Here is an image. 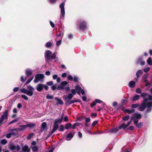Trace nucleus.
Instances as JSON below:
<instances>
[{
    "label": "nucleus",
    "mask_w": 152,
    "mask_h": 152,
    "mask_svg": "<svg viewBox=\"0 0 152 152\" xmlns=\"http://www.w3.org/2000/svg\"><path fill=\"white\" fill-rule=\"evenodd\" d=\"M141 96L144 99L142 103L138 108V110L140 111H142L146 108L148 102L149 101H151L152 102V96L145 93H142Z\"/></svg>",
    "instance_id": "1"
},
{
    "label": "nucleus",
    "mask_w": 152,
    "mask_h": 152,
    "mask_svg": "<svg viewBox=\"0 0 152 152\" xmlns=\"http://www.w3.org/2000/svg\"><path fill=\"white\" fill-rule=\"evenodd\" d=\"M45 57L46 61L47 62L50 61L51 59H55V62L58 61V58L56 57V54L55 53H52L51 52L50 50H47L45 51Z\"/></svg>",
    "instance_id": "2"
},
{
    "label": "nucleus",
    "mask_w": 152,
    "mask_h": 152,
    "mask_svg": "<svg viewBox=\"0 0 152 152\" xmlns=\"http://www.w3.org/2000/svg\"><path fill=\"white\" fill-rule=\"evenodd\" d=\"M27 89L23 88L20 89V91L22 93L26 94L29 96H32L34 94V88L30 85H28L27 86Z\"/></svg>",
    "instance_id": "3"
},
{
    "label": "nucleus",
    "mask_w": 152,
    "mask_h": 152,
    "mask_svg": "<svg viewBox=\"0 0 152 152\" xmlns=\"http://www.w3.org/2000/svg\"><path fill=\"white\" fill-rule=\"evenodd\" d=\"M73 96V95H72V94L70 93L68 94V96L64 95L63 96V98L66 102V104L69 105L77 102L76 100H70L72 98Z\"/></svg>",
    "instance_id": "4"
},
{
    "label": "nucleus",
    "mask_w": 152,
    "mask_h": 152,
    "mask_svg": "<svg viewBox=\"0 0 152 152\" xmlns=\"http://www.w3.org/2000/svg\"><path fill=\"white\" fill-rule=\"evenodd\" d=\"M68 83L66 81H64L61 83L57 87V90H59L64 89L65 91H67L70 89L69 87L68 86L66 87V86L67 84Z\"/></svg>",
    "instance_id": "5"
},
{
    "label": "nucleus",
    "mask_w": 152,
    "mask_h": 152,
    "mask_svg": "<svg viewBox=\"0 0 152 152\" xmlns=\"http://www.w3.org/2000/svg\"><path fill=\"white\" fill-rule=\"evenodd\" d=\"M141 118V115L138 113H134L131 116V120L134 121V123H138L139 120H140Z\"/></svg>",
    "instance_id": "6"
},
{
    "label": "nucleus",
    "mask_w": 152,
    "mask_h": 152,
    "mask_svg": "<svg viewBox=\"0 0 152 152\" xmlns=\"http://www.w3.org/2000/svg\"><path fill=\"white\" fill-rule=\"evenodd\" d=\"M8 112L6 110L4 111L3 114L1 115L0 118V125H1L3 123L5 122L8 118Z\"/></svg>",
    "instance_id": "7"
},
{
    "label": "nucleus",
    "mask_w": 152,
    "mask_h": 152,
    "mask_svg": "<svg viewBox=\"0 0 152 152\" xmlns=\"http://www.w3.org/2000/svg\"><path fill=\"white\" fill-rule=\"evenodd\" d=\"M44 78V75L43 74H37L34 80V83H36L39 81L42 82Z\"/></svg>",
    "instance_id": "8"
},
{
    "label": "nucleus",
    "mask_w": 152,
    "mask_h": 152,
    "mask_svg": "<svg viewBox=\"0 0 152 152\" xmlns=\"http://www.w3.org/2000/svg\"><path fill=\"white\" fill-rule=\"evenodd\" d=\"M43 88H44L46 90H48V87L47 86L42 83H39L36 86L37 90L39 92L41 91Z\"/></svg>",
    "instance_id": "9"
},
{
    "label": "nucleus",
    "mask_w": 152,
    "mask_h": 152,
    "mask_svg": "<svg viewBox=\"0 0 152 152\" xmlns=\"http://www.w3.org/2000/svg\"><path fill=\"white\" fill-rule=\"evenodd\" d=\"M64 3H62L60 5V8L61 9V18H64L65 14V10L64 8Z\"/></svg>",
    "instance_id": "10"
},
{
    "label": "nucleus",
    "mask_w": 152,
    "mask_h": 152,
    "mask_svg": "<svg viewBox=\"0 0 152 152\" xmlns=\"http://www.w3.org/2000/svg\"><path fill=\"white\" fill-rule=\"evenodd\" d=\"M75 88L77 93L79 95H80L81 93L82 95L85 94V92L84 90L82 89L81 88L78 86H76Z\"/></svg>",
    "instance_id": "11"
},
{
    "label": "nucleus",
    "mask_w": 152,
    "mask_h": 152,
    "mask_svg": "<svg viewBox=\"0 0 152 152\" xmlns=\"http://www.w3.org/2000/svg\"><path fill=\"white\" fill-rule=\"evenodd\" d=\"M9 148L11 150H14L16 149L17 151L19 150L20 149V148L19 145H18L15 146L12 144H11L10 145Z\"/></svg>",
    "instance_id": "12"
},
{
    "label": "nucleus",
    "mask_w": 152,
    "mask_h": 152,
    "mask_svg": "<svg viewBox=\"0 0 152 152\" xmlns=\"http://www.w3.org/2000/svg\"><path fill=\"white\" fill-rule=\"evenodd\" d=\"M132 123V121H130L128 122L127 124H125V123H123L119 126V129H121L123 128L124 129H125L130 125Z\"/></svg>",
    "instance_id": "13"
},
{
    "label": "nucleus",
    "mask_w": 152,
    "mask_h": 152,
    "mask_svg": "<svg viewBox=\"0 0 152 152\" xmlns=\"http://www.w3.org/2000/svg\"><path fill=\"white\" fill-rule=\"evenodd\" d=\"M151 101H149L148 102L147 104V107L148 108L146 110V113H148L150 112L152 110V103Z\"/></svg>",
    "instance_id": "14"
},
{
    "label": "nucleus",
    "mask_w": 152,
    "mask_h": 152,
    "mask_svg": "<svg viewBox=\"0 0 152 152\" xmlns=\"http://www.w3.org/2000/svg\"><path fill=\"white\" fill-rule=\"evenodd\" d=\"M75 135V133H69L66 136V140L67 141H69L71 140L73 137Z\"/></svg>",
    "instance_id": "15"
},
{
    "label": "nucleus",
    "mask_w": 152,
    "mask_h": 152,
    "mask_svg": "<svg viewBox=\"0 0 152 152\" xmlns=\"http://www.w3.org/2000/svg\"><path fill=\"white\" fill-rule=\"evenodd\" d=\"M79 27L82 30L85 29L86 27V23L83 21H81L80 22Z\"/></svg>",
    "instance_id": "16"
},
{
    "label": "nucleus",
    "mask_w": 152,
    "mask_h": 152,
    "mask_svg": "<svg viewBox=\"0 0 152 152\" xmlns=\"http://www.w3.org/2000/svg\"><path fill=\"white\" fill-rule=\"evenodd\" d=\"M18 129H14L10 130V133L12 135L15 136L17 135L18 133Z\"/></svg>",
    "instance_id": "17"
},
{
    "label": "nucleus",
    "mask_w": 152,
    "mask_h": 152,
    "mask_svg": "<svg viewBox=\"0 0 152 152\" xmlns=\"http://www.w3.org/2000/svg\"><path fill=\"white\" fill-rule=\"evenodd\" d=\"M26 74L27 76L31 75L33 72V70L30 69H27L25 71Z\"/></svg>",
    "instance_id": "18"
},
{
    "label": "nucleus",
    "mask_w": 152,
    "mask_h": 152,
    "mask_svg": "<svg viewBox=\"0 0 152 152\" xmlns=\"http://www.w3.org/2000/svg\"><path fill=\"white\" fill-rule=\"evenodd\" d=\"M58 128V125L54 123L52 130L51 132V135H52Z\"/></svg>",
    "instance_id": "19"
},
{
    "label": "nucleus",
    "mask_w": 152,
    "mask_h": 152,
    "mask_svg": "<svg viewBox=\"0 0 152 152\" xmlns=\"http://www.w3.org/2000/svg\"><path fill=\"white\" fill-rule=\"evenodd\" d=\"M55 99L57 102V103H56L58 105V104H63L64 103L63 101L59 98H58L57 97H55Z\"/></svg>",
    "instance_id": "20"
},
{
    "label": "nucleus",
    "mask_w": 152,
    "mask_h": 152,
    "mask_svg": "<svg viewBox=\"0 0 152 152\" xmlns=\"http://www.w3.org/2000/svg\"><path fill=\"white\" fill-rule=\"evenodd\" d=\"M135 85V82L133 81H130L129 83V87L131 88H133L134 87Z\"/></svg>",
    "instance_id": "21"
},
{
    "label": "nucleus",
    "mask_w": 152,
    "mask_h": 152,
    "mask_svg": "<svg viewBox=\"0 0 152 152\" xmlns=\"http://www.w3.org/2000/svg\"><path fill=\"white\" fill-rule=\"evenodd\" d=\"M124 111L125 113H127L129 114H130L132 113H134V109H132L131 110H130L128 109H125L124 110Z\"/></svg>",
    "instance_id": "22"
},
{
    "label": "nucleus",
    "mask_w": 152,
    "mask_h": 152,
    "mask_svg": "<svg viewBox=\"0 0 152 152\" xmlns=\"http://www.w3.org/2000/svg\"><path fill=\"white\" fill-rule=\"evenodd\" d=\"M46 129V123L44 122L42 123L41 127V131H43L44 130Z\"/></svg>",
    "instance_id": "23"
},
{
    "label": "nucleus",
    "mask_w": 152,
    "mask_h": 152,
    "mask_svg": "<svg viewBox=\"0 0 152 152\" xmlns=\"http://www.w3.org/2000/svg\"><path fill=\"white\" fill-rule=\"evenodd\" d=\"M22 150L24 152H29V149L27 145H25L22 148Z\"/></svg>",
    "instance_id": "24"
},
{
    "label": "nucleus",
    "mask_w": 152,
    "mask_h": 152,
    "mask_svg": "<svg viewBox=\"0 0 152 152\" xmlns=\"http://www.w3.org/2000/svg\"><path fill=\"white\" fill-rule=\"evenodd\" d=\"M63 118V115H62L61 118L56 119L54 123L55 124H57L58 123H61L62 120Z\"/></svg>",
    "instance_id": "25"
},
{
    "label": "nucleus",
    "mask_w": 152,
    "mask_h": 152,
    "mask_svg": "<svg viewBox=\"0 0 152 152\" xmlns=\"http://www.w3.org/2000/svg\"><path fill=\"white\" fill-rule=\"evenodd\" d=\"M134 124L136 127L139 128H141L142 127L143 125L142 123L141 122L139 123H136Z\"/></svg>",
    "instance_id": "26"
},
{
    "label": "nucleus",
    "mask_w": 152,
    "mask_h": 152,
    "mask_svg": "<svg viewBox=\"0 0 152 152\" xmlns=\"http://www.w3.org/2000/svg\"><path fill=\"white\" fill-rule=\"evenodd\" d=\"M35 125V124L32 123H29L26 124V126H24L28 127L30 128H32Z\"/></svg>",
    "instance_id": "27"
},
{
    "label": "nucleus",
    "mask_w": 152,
    "mask_h": 152,
    "mask_svg": "<svg viewBox=\"0 0 152 152\" xmlns=\"http://www.w3.org/2000/svg\"><path fill=\"white\" fill-rule=\"evenodd\" d=\"M7 141L5 139H3L1 140L0 142V144L1 145H4L7 143Z\"/></svg>",
    "instance_id": "28"
},
{
    "label": "nucleus",
    "mask_w": 152,
    "mask_h": 152,
    "mask_svg": "<svg viewBox=\"0 0 152 152\" xmlns=\"http://www.w3.org/2000/svg\"><path fill=\"white\" fill-rule=\"evenodd\" d=\"M26 126V125H21L20 126V127H21V128L18 129V130L22 131L23 130H24L26 129V128L27 127H26V126L25 127V126Z\"/></svg>",
    "instance_id": "29"
},
{
    "label": "nucleus",
    "mask_w": 152,
    "mask_h": 152,
    "mask_svg": "<svg viewBox=\"0 0 152 152\" xmlns=\"http://www.w3.org/2000/svg\"><path fill=\"white\" fill-rule=\"evenodd\" d=\"M142 70H138V71L137 72L136 74V76L137 78H138L139 77V75L140 74H142Z\"/></svg>",
    "instance_id": "30"
},
{
    "label": "nucleus",
    "mask_w": 152,
    "mask_h": 152,
    "mask_svg": "<svg viewBox=\"0 0 152 152\" xmlns=\"http://www.w3.org/2000/svg\"><path fill=\"white\" fill-rule=\"evenodd\" d=\"M140 96L138 95H136L133 99V101H135L139 99Z\"/></svg>",
    "instance_id": "31"
},
{
    "label": "nucleus",
    "mask_w": 152,
    "mask_h": 152,
    "mask_svg": "<svg viewBox=\"0 0 152 152\" xmlns=\"http://www.w3.org/2000/svg\"><path fill=\"white\" fill-rule=\"evenodd\" d=\"M147 62L148 64L150 65H152V60H151V58L149 57L148 59Z\"/></svg>",
    "instance_id": "32"
},
{
    "label": "nucleus",
    "mask_w": 152,
    "mask_h": 152,
    "mask_svg": "<svg viewBox=\"0 0 152 152\" xmlns=\"http://www.w3.org/2000/svg\"><path fill=\"white\" fill-rule=\"evenodd\" d=\"M71 124L70 123H67L65 125V128L66 129H68L70 128H71Z\"/></svg>",
    "instance_id": "33"
},
{
    "label": "nucleus",
    "mask_w": 152,
    "mask_h": 152,
    "mask_svg": "<svg viewBox=\"0 0 152 152\" xmlns=\"http://www.w3.org/2000/svg\"><path fill=\"white\" fill-rule=\"evenodd\" d=\"M129 118L130 116L129 115H126L124 117H123L122 118V119L124 121H127L128 119H129Z\"/></svg>",
    "instance_id": "34"
},
{
    "label": "nucleus",
    "mask_w": 152,
    "mask_h": 152,
    "mask_svg": "<svg viewBox=\"0 0 152 152\" xmlns=\"http://www.w3.org/2000/svg\"><path fill=\"white\" fill-rule=\"evenodd\" d=\"M57 85L56 84H54L53 85L51 86V88L53 90V91H54V90H55L56 89H57Z\"/></svg>",
    "instance_id": "35"
},
{
    "label": "nucleus",
    "mask_w": 152,
    "mask_h": 152,
    "mask_svg": "<svg viewBox=\"0 0 152 152\" xmlns=\"http://www.w3.org/2000/svg\"><path fill=\"white\" fill-rule=\"evenodd\" d=\"M119 128H115L111 130L110 132L113 133H116L119 130Z\"/></svg>",
    "instance_id": "36"
},
{
    "label": "nucleus",
    "mask_w": 152,
    "mask_h": 152,
    "mask_svg": "<svg viewBox=\"0 0 152 152\" xmlns=\"http://www.w3.org/2000/svg\"><path fill=\"white\" fill-rule=\"evenodd\" d=\"M18 118H16L14 119L13 120H12V121H11L9 123V125L12 123H15L17 122L18 121Z\"/></svg>",
    "instance_id": "37"
},
{
    "label": "nucleus",
    "mask_w": 152,
    "mask_h": 152,
    "mask_svg": "<svg viewBox=\"0 0 152 152\" xmlns=\"http://www.w3.org/2000/svg\"><path fill=\"white\" fill-rule=\"evenodd\" d=\"M52 45V43L50 42H47L46 44V47L47 48L50 47Z\"/></svg>",
    "instance_id": "38"
},
{
    "label": "nucleus",
    "mask_w": 152,
    "mask_h": 152,
    "mask_svg": "<svg viewBox=\"0 0 152 152\" xmlns=\"http://www.w3.org/2000/svg\"><path fill=\"white\" fill-rule=\"evenodd\" d=\"M34 134L33 133H31L29 134L27 137V140H29L31 139V137L34 135Z\"/></svg>",
    "instance_id": "39"
},
{
    "label": "nucleus",
    "mask_w": 152,
    "mask_h": 152,
    "mask_svg": "<svg viewBox=\"0 0 152 152\" xmlns=\"http://www.w3.org/2000/svg\"><path fill=\"white\" fill-rule=\"evenodd\" d=\"M34 78V77H32L28 80L26 83L25 84V85L26 86Z\"/></svg>",
    "instance_id": "40"
},
{
    "label": "nucleus",
    "mask_w": 152,
    "mask_h": 152,
    "mask_svg": "<svg viewBox=\"0 0 152 152\" xmlns=\"http://www.w3.org/2000/svg\"><path fill=\"white\" fill-rule=\"evenodd\" d=\"M139 106V105L138 104H132V105L131 107L132 108H134L137 107Z\"/></svg>",
    "instance_id": "41"
},
{
    "label": "nucleus",
    "mask_w": 152,
    "mask_h": 152,
    "mask_svg": "<svg viewBox=\"0 0 152 152\" xmlns=\"http://www.w3.org/2000/svg\"><path fill=\"white\" fill-rule=\"evenodd\" d=\"M32 149L34 151H37L38 150V148L37 146H34L32 147Z\"/></svg>",
    "instance_id": "42"
},
{
    "label": "nucleus",
    "mask_w": 152,
    "mask_h": 152,
    "mask_svg": "<svg viewBox=\"0 0 152 152\" xmlns=\"http://www.w3.org/2000/svg\"><path fill=\"white\" fill-rule=\"evenodd\" d=\"M46 98L48 99H52L53 98V97L52 95H50L49 94L47 95Z\"/></svg>",
    "instance_id": "43"
},
{
    "label": "nucleus",
    "mask_w": 152,
    "mask_h": 152,
    "mask_svg": "<svg viewBox=\"0 0 152 152\" xmlns=\"http://www.w3.org/2000/svg\"><path fill=\"white\" fill-rule=\"evenodd\" d=\"M21 97L23 99H24L26 100H28V98L26 95H24V94H23V95H21Z\"/></svg>",
    "instance_id": "44"
},
{
    "label": "nucleus",
    "mask_w": 152,
    "mask_h": 152,
    "mask_svg": "<svg viewBox=\"0 0 152 152\" xmlns=\"http://www.w3.org/2000/svg\"><path fill=\"white\" fill-rule=\"evenodd\" d=\"M61 42L62 41L61 40L57 41L56 42V46H59L61 44Z\"/></svg>",
    "instance_id": "45"
},
{
    "label": "nucleus",
    "mask_w": 152,
    "mask_h": 152,
    "mask_svg": "<svg viewBox=\"0 0 152 152\" xmlns=\"http://www.w3.org/2000/svg\"><path fill=\"white\" fill-rule=\"evenodd\" d=\"M128 102V100L126 99H123L122 100V104H124Z\"/></svg>",
    "instance_id": "46"
},
{
    "label": "nucleus",
    "mask_w": 152,
    "mask_h": 152,
    "mask_svg": "<svg viewBox=\"0 0 152 152\" xmlns=\"http://www.w3.org/2000/svg\"><path fill=\"white\" fill-rule=\"evenodd\" d=\"M26 79V77H25L24 78L23 76H22L21 77V81L23 82H24Z\"/></svg>",
    "instance_id": "47"
},
{
    "label": "nucleus",
    "mask_w": 152,
    "mask_h": 152,
    "mask_svg": "<svg viewBox=\"0 0 152 152\" xmlns=\"http://www.w3.org/2000/svg\"><path fill=\"white\" fill-rule=\"evenodd\" d=\"M72 94V95H74L76 94V90L74 89H72L71 90Z\"/></svg>",
    "instance_id": "48"
},
{
    "label": "nucleus",
    "mask_w": 152,
    "mask_h": 152,
    "mask_svg": "<svg viewBox=\"0 0 152 152\" xmlns=\"http://www.w3.org/2000/svg\"><path fill=\"white\" fill-rule=\"evenodd\" d=\"M136 91L137 93L140 94L141 92V90L140 88H137L136 89Z\"/></svg>",
    "instance_id": "49"
},
{
    "label": "nucleus",
    "mask_w": 152,
    "mask_h": 152,
    "mask_svg": "<svg viewBox=\"0 0 152 152\" xmlns=\"http://www.w3.org/2000/svg\"><path fill=\"white\" fill-rule=\"evenodd\" d=\"M46 84L48 86H50L53 85V82L51 81L48 82H47Z\"/></svg>",
    "instance_id": "50"
},
{
    "label": "nucleus",
    "mask_w": 152,
    "mask_h": 152,
    "mask_svg": "<svg viewBox=\"0 0 152 152\" xmlns=\"http://www.w3.org/2000/svg\"><path fill=\"white\" fill-rule=\"evenodd\" d=\"M134 127L133 126H130L127 128V129L128 130H132L134 129Z\"/></svg>",
    "instance_id": "51"
},
{
    "label": "nucleus",
    "mask_w": 152,
    "mask_h": 152,
    "mask_svg": "<svg viewBox=\"0 0 152 152\" xmlns=\"http://www.w3.org/2000/svg\"><path fill=\"white\" fill-rule=\"evenodd\" d=\"M150 68L149 67H147L146 68L144 69V71L145 72H147L150 70Z\"/></svg>",
    "instance_id": "52"
},
{
    "label": "nucleus",
    "mask_w": 152,
    "mask_h": 152,
    "mask_svg": "<svg viewBox=\"0 0 152 152\" xmlns=\"http://www.w3.org/2000/svg\"><path fill=\"white\" fill-rule=\"evenodd\" d=\"M64 128L63 125H61L60 126V129L59 130L60 131H63L64 130Z\"/></svg>",
    "instance_id": "53"
},
{
    "label": "nucleus",
    "mask_w": 152,
    "mask_h": 152,
    "mask_svg": "<svg viewBox=\"0 0 152 152\" xmlns=\"http://www.w3.org/2000/svg\"><path fill=\"white\" fill-rule=\"evenodd\" d=\"M19 88L18 87H15L13 89V91L15 92H17L19 90Z\"/></svg>",
    "instance_id": "54"
},
{
    "label": "nucleus",
    "mask_w": 152,
    "mask_h": 152,
    "mask_svg": "<svg viewBox=\"0 0 152 152\" xmlns=\"http://www.w3.org/2000/svg\"><path fill=\"white\" fill-rule=\"evenodd\" d=\"M11 135H12L11 133L10 132L6 135V137L7 138H9L11 137Z\"/></svg>",
    "instance_id": "55"
},
{
    "label": "nucleus",
    "mask_w": 152,
    "mask_h": 152,
    "mask_svg": "<svg viewBox=\"0 0 152 152\" xmlns=\"http://www.w3.org/2000/svg\"><path fill=\"white\" fill-rule=\"evenodd\" d=\"M98 123L97 121H96L93 122V123L92 124V126H94L95 125L97 124Z\"/></svg>",
    "instance_id": "56"
},
{
    "label": "nucleus",
    "mask_w": 152,
    "mask_h": 152,
    "mask_svg": "<svg viewBox=\"0 0 152 152\" xmlns=\"http://www.w3.org/2000/svg\"><path fill=\"white\" fill-rule=\"evenodd\" d=\"M78 78L76 76H75L74 77V80L75 82H77L78 81Z\"/></svg>",
    "instance_id": "57"
},
{
    "label": "nucleus",
    "mask_w": 152,
    "mask_h": 152,
    "mask_svg": "<svg viewBox=\"0 0 152 152\" xmlns=\"http://www.w3.org/2000/svg\"><path fill=\"white\" fill-rule=\"evenodd\" d=\"M64 121L65 122H67L68 121V117L67 116L64 117Z\"/></svg>",
    "instance_id": "58"
},
{
    "label": "nucleus",
    "mask_w": 152,
    "mask_h": 152,
    "mask_svg": "<svg viewBox=\"0 0 152 152\" xmlns=\"http://www.w3.org/2000/svg\"><path fill=\"white\" fill-rule=\"evenodd\" d=\"M68 79L70 81H72L73 79V77L71 75H69L68 77Z\"/></svg>",
    "instance_id": "59"
},
{
    "label": "nucleus",
    "mask_w": 152,
    "mask_h": 152,
    "mask_svg": "<svg viewBox=\"0 0 152 152\" xmlns=\"http://www.w3.org/2000/svg\"><path fill=\"white\" fill-rule=\"evenodd\" d=\"M140 64L141 65L143 66L144 65H145V62L144 61H140Z\"/></svg>",
    "instance_id": "60"
},
{
    "label": "nucleus",
    "mask_w": 152,
    "mask_h": 152,
    "mask_svg": "<svg viewBox=\"0 0 152 152\" xmlns=\"http://www.w3.org/2000/svg\"><path fill=\"white\" fill-rule=\"evenodd\" d=\"M58 75H53V78L54 80H55L58 78Z\"/></svg>",
    "instance_id": "61"
},
{
    "label": "nucleus",
    "mask_w": 152,
    "mask_h": 152,
    "mask_svg": "<svg viewBox=\"0 0 152 152\" xmlns=\"http://www.w3.org/2000/svg\"><path fill=\"white\" fill-rule=\"evenodd\" d=\"M50 25L51 26V27H52L53 28V27H54V26H55L54 24L51 21H50Z\"/></svg>",
    "instance_id": "62"
},
{
    "label": "nucleus",
    "mask_w": 152,
    "mask_h": 152,
    "mask_svg": "<svg viewBox=\"0 0 152 152\" xmlns=\"http://www.w3.org/2000/svg\"><path fill=\"white\" fill-rule=\"evenodd\" d=\"M96 102L98 103H101L102 101L99 99H96Z\"/></svg>",
    "instance_id": "63"
},
{
    "label": "nucleus",
    "mask_w": 152,
    "mask_h": 152,
    "mask_svg": "<svg viewBox=\"0 0 152 152\" xmlns=\"http://www.w3.org/2000/svg\"><path fill=\"white\" fill-rule=\"evenodd\" d=\"M117 102H113V107H115L117 105Z\"/></svg>",
    "instance_id": "64"
}]
</instances>
